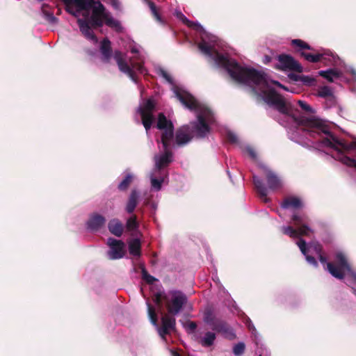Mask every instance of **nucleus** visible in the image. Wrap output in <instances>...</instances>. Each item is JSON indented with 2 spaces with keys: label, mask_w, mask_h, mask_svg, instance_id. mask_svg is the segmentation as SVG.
Segmentation results:
<instances>
[{
  "label": "nucleus",
  "mask_w": 356,
  "mask_h": 356,
  "mask_svg": "<svg viewBox=\"0 0 356 356\" xmlns=\"http://www.w3.org/2000/svg\"><path fill=\"white\" fill-rule=\"evenodd\" d=\"M198 48L202 53L211 58L218 66L225 68L235 81L249 86L266 83L264 72L254 68L241 66L236 60L220 54L205 41L200 42Z\"/></svg>",
  "instance_id": "f257e3e1"
},
{
  "label": "nucleus",
  "mask_w": 356,
  "mask_h": 356,
  "mask_svg": "<svg viewBox=\"0 0 356 356\" xmlns=\"http://www.w3.org/2000/svg\"><path fill=\"white\" fill-rule=\"evenodd\" d=\"M264 101L268 105L273 106L280 113L292 117L298 125L302 127L304 131H307L311 137L315 138L316 131L322 127L321 119L314 116L297 115V111L293 106L274 89L264 91Z\"/></svg>",
  "instance_id": "f03ea898"
},
{
  "label": "nucleus",
  "mask_w": 356,
  "mask_h": 356,
  "mask_svg": "<svg viewBox=\"0 0 356 356\" xmlns=\"http://www.w3.org/2000/svg\"><path fill=\"white\" fill-rule=\"evenodd\" d=\"M177 99L186 108L190 110H195L200 111L197 115V122L192 123V132H195L196 136L202 138L210 131V127L207 124V121H210L212 118V113L208 108H201L200 104L195 97L186 91H180L179 90L175 92Z\"/></svg>",
  "instance_id": "7ed1b4c3"
},
{
  "label": "nucleus",
  "mask_w": 356,
  "mask_h": 356,
  "mask_svg": "<svg viewBox=\"0 0 356 356\" xmlns=\"http://www.w3.org/2000/svg\"><path fill=\"white\" fill-rule=\"evenodd\" d=\"M321 133L326 135L320 140V143L324 147H331L338 152V158L341 157V154L343 152L350 153L353 149H356V142L346 143L343 140H339L336 136L329 130L328 127L322 121V127L318 129L316 135Z\"/></svg>",
  "instance_id": "20e7f679"
},
{
  "label": "nucleus",
  "mask_w": 356,
  "mask_h": 356,
  "mask_svg": "<svg viewBox=\"0 0 356 356\" xmlns=\"http://www.w3.org/2000/svg\"><path fill=\"white\" fill-rule=\"evenodd\" d=\"M291 44L295 48L296 51L298 53L301 57L310 63H316L320 61L324 62L327 60V56H329V54L325 53L318 52L316 49L300 39L292 40Z\"/></svg>",
  "instance_id": "39448f33"
},
{
  "label": "nucleus",
  "mask_w": 356,
  "mask_h": 356,
  "mask_svg": "<svg viewBox=\"0 0 356 356\" xmlns=\"http://www.w3.org/2000/svg\"><path fill=\"white\" fill-rule=\"evenodd\" d=\"M104 21L103 15L92 14L89 19L79 18L77 19V24L80 31L86 39L97 42L98 40L97 37L92 31V28L97 29L102 27L104 24Z\"/></svg>",
  "instance_id": "423d86ee"
},
{
  "label": "nucleus",
  "mask_w": 356,
  "mask_h": 356,
  "mask_svg": "<svg viewBox=\"0 0 356 356\" xmlns=\"http://www.w3.org/2000/svg\"><path fill=\"white\" fill-rule=\"evenodd\" d=\"M335 263L337 266L332 262L326 263L327 269L333 277L342 280L345 277V271H351V266L348 264L346 255L341 252L336 253Z\"/></svg>",
  "instance_id": "0eeeda50"
},
{
  "label": "nucleus",
  "mask_w": 356,
  "mask_h": 356,
  "mask_svg": "<svg viewBox=\"0 0 356 356\" xmlns=\"http://www.w3.org/2000/svg\"><path fill=\"white\" fill-rule=\"evenodd\" d=\"M66 6V11L70 15L77 17L78 13L85 11L83 15L88 17V12L94 7L96 3L95 0H62Z\"/></svg>",
  "instance_id": "6e6552de"
},
{
  "label": "nucleus",
  "mask_w": 356,
  "mask_h": 356,
  "mask_svg": "<svg viewBox=\"0 0 356 356\" xmlns=\"http://www.w3.org/2000/svg\"><path fill=\"white\" fill-rule=\"evenodd\" d=\"M156 128L161 131V142L165 147L168 141H173L174 139V124L171 120L167 119L163 113L158 114Z\"/></svg>",
  "instance_id": "1a4fd4ad"
},
{
  "label": "nucleus",
  "mask_w": 356,
  "mask_h": 356,
  "mask_svg": "<svg viewBox=\"0 0 356 356\" xmlns=\"http://www.w3.org/2000/svg\"><path fill=\"white\" fill-rule=\"evenodd\" d=\"M155 108L156 103L152 98L145 100L139 108L138 111L141 116L142 123L147 131L150 129L154 122V117L153 115V111Z\"/></svg>",
  "instance_id": "9d476101"
},
{
  "label": "nucleus",
  "mask_w": 356,
  "mask_h": 356,
  "mask_svg": "<svg viewBox=\"0 0 356 356\" xmlns=\"http://www.w3.org/2000/svg\"><path fill=\"white\" fill-rule=\"evenodd\" d=\"M170 294L171 299L167 301L166 307L169 314L175 316L180 312L183 307L186 304L188 298L180 291H172L170 292Z\"/></svg>",
  "instance_id": "9b49d317"
},
{
  "label": "nucleus",
  "mask_w": 356,
  "mask_h": 356,
  "mask_svg": "<svg viewBox=\"0 0 356 356\" xmlns=\"http://www.w3.org/2000/svg\"><path fill=\"white\" fill-rule=\"evenodd\" d=\"M279 64L276 69L282 71H291L301 73L303 71L302 65L295 58L288 54H282L277 56Z\"/></svg>",
  "instance_id": "f8f14e48"
},
{
  "label": "nucleus",
  "mask_w": 356,
  "mask_h": 356,
  "mask_svg": "<svg viewBox=\"0 0 356 356\" xmlns=\"http://www.w3.org/2000/svg\"><path fill=\"white\" fill-rule=\"evenodd\" d=\"M108 245L110 247L108 254L111 259H119L124 256L125 244L123 241L109 238L108 239Z\"/></svg>",
  "instance_id": "ddd939ff"
},
{
  "label": "nucleus",
  "mask_w": 356,
  "mask_h": 356,
  "mask_svg": "<svg viewBox=\"0 0 356 356\" xmlns=\"http://www.w3.org/2000/svg\"><path fill=\"white\" fill-rule=\"evenodd\" d=\"M175 143L177 146H184L189 143L192 138V131L190 125L185 124L177 129L174 132Z\"/></svg>",
  "instance_id": "4468645a"
},
{
  "label": "nucleus",
  "mask_w": 356,
  "mask_h": 356,
  "mask_svg": "<svg viewBox=\"0 0 356 356\" xmlns=\"http://www.w3.org/2000/svg\"><path fill=\"white\" fill-rule=\"evenodd\" d=\"M211 329L218 333L222 334L225 338L229 340H233L236 337L234 330L226 321L220 318L216 322L215 325L211 327Z\"/></svg>",
  "instance_id": "2eb2a0df"
},
{
  "label": "nucleus",
  "mask_w": 356,
  "mask_h": 356,
  "mask_svg": "<svg viewBox=\"0 0 356 356\" xmlns=\"http://www.w3.org/2000/svg\"><path fill=\"white\" fill-rule=\"evenodd\" d=\"M172 142V141H168V145L166 147L163 146L164 153L156 160V168L158 170H161L162 168L168 166L172 162V153L170 150Z\"/></svg>",
  "instance_id": "dca6fc26"
},
{
  "label": "nucleus",
  "mask_w": 356,
  "mask_h": 356,
  "mask_svg": "<svg viewBox=\"0 0 356 356\" xmlns=\"http://www.w3.org/2000/svg\"><path fill=\"white\" fill-rule=\"evenodd\" d=\"M114 59L115 60L118 68L120 72L126 74L131 79H134V74L131 69L129 67V65L123 58L122 54L120 51L116 50L114 52Z\"/></svg>",
  "instance_id": "f3484780"
},
{
  "label": "nucleus",
  "mask_w": 356,
  "mask_h": 356,
  "mask_svg": "<svg viewBox=\"0 0 356 356\" xmlns=\"http://www.w3.org/2000/svg\"><path fill=\"white\" fill-rule=\"evenodd\" d=\"M311 232V229L307 225H302L300 227L294 229L291 226L284 227L282 232L291 238H298L300 236H307Z\"/></svg>",
  "instance_id": "a211bd4d"
},
{
  "label": "nucleus",
  "mask_w": 356,
  "mask_h": 356,
  "mask_svg": "<svg viewBox=\"0 0 356 356\" xmlns=\"http://www.w3.org/2000/svg\"><path fill=\"white\" fill-rule=\"evenodd\" d=\"M268 188L271 191H276L282 188V183L280 178L272 170H266L265 172Z\"/></svg>",
  "instance_id": "6ab92c4d"
},
{
  "label": "nucleus",
  "mask_w": 356,
  "mask_h": 356,
  "mask_svg": "<svg viewBox=\"0 0 356 356\" xmlns=\"http://www.w3.org/2000/svg\"><path fill=\"white\" fill-rule=\"evenodd\" d=\"M105 222L106 218L103 216L95 213L90 216L87 222V227L89 229L97 232L104 225Z\"/></svg>",
  "instance_id": "aec40b11"
},
{
  "label": "nucleus",
  "mask_w": 356,
  "mask_h": 356,
  "mask_svg": "<svg viewBox=\"0 0 356 356\" xmlns=\"http://www.w3.org/2000/svg\"><path fill=\"white\" fill-rule=\"evenodd\" d=\"M252 180L257 193L261 200L267 202L269 200L267 197L268 188L266 187L263 181L259 177L253 175Z\"/></svg>",
  "instance_id": "412c9836"
},
{
  "label": "nucleus",
  "mask_w": 356,
  "mask_h": 356,
  "mask_svg": "<svg viewBox=\"0 0 356 356\" xmlns=\"http://www.w3.org/2000/svg\"><path fill=\"white\" fill-rule=\"evenodd\" d=\"M139 198L140 193L136 189L131 190L125 206V211L127 213L132 214L134 213L138 204Z\"/></svg>",
  "instance_id": "4be33fe9"
},
{
  "label": "nucleus",
  "mask_w": 356,
  "mask_h": 356,
  "mask_svg": "<svg viewBox=\"0 0 356 356\" xmlns=\"http://www.w3.org/2000/svg\"><path fill=\"white\" fill-rule=\"evenodd\" d=\"M108 229L113 235L120 237L124 233V227L118 218H113L108 223Z\"/></svg>",
  "instance_id": "5701e85b"
},
{
  "label": "nucleus",
  "mask_w": 356,
  "mask_h": 356,
  "mask_svg": "<svg viewBox=\"0 0 356 356\" xmlns=\"http://www.w3.org/2000/svg\"><path fill=\"white\" fill-rule=\"evenodd\" d=\"M100 51L102 55V61L109 63L112 57L111 42L108 38H104L101 42Z\"/></svg>",
  "instance_id": "b1692460"
},
{
  "label": "nucleus",
  "mask_w": 356,
  "mask_h": 356,
  "mask_svg": "<svg viewBox=\"0 0 356 356\" xmlns=\"http://www.w3.org/2000/svg\"><path fill=\"white\" fill-rule=\"evenodd\" d=\"M281 205L283 209H300L302 207L303 204L299 197L289 196L283 200Z\"/></svg>",
  "instance_id": "393cba45"
},
{
  "label": "nucleus",
  "mask_w": 356,
  "mask_h": 356,
  "mask_svg": "<svg viewBox=\"0 0 356 356\" xmlns=\"http://www.w3.org/2000/svg\"><path fill=\"white\" fill-rule=\"evenodd\" d=\"M318 74L332 83L334 79L340 78L342 74L338 70L331 68L327 70H321L318 72Z\"/></svg>",
  "instance_id": "a878e982"
},
{
  "label": "nucleus",
  "mask_w": 356,
  "mask_h": 356,
  "mask_svg": "<svg viewBox=\"0 0 356 356\" xmlns=\"http://www.w3.org/2000/svg\"><path fill=\"white\" fill-rule=\"evenodd\" d=\"M129 252L133 256L140 257L141 255V243L140 239L134 238L129 243Z\"/></svg>",
  "instance_id": "bb28decb"
},
{
  "label": "nucleus",
  "mask_w": 356,
  "mask_h": 356,
  "mask_svg": "<svg viewBox=\"0 0 356 356\" xmlns=\"http://www.w3.org/2000/svg\"><path fill=\"white\" fill-rule=\"evenodd\" d=\"M216 339V336L214 332H207L201 339L200 343L203 347H210L213 344Z\"/></svg>",
  "instance_id": "cd10ccee"
},
{
  "label": "nucleus",
  "mask_w": 356,
  "mask_h": 356,
  "mask_svg": "<svg viewBox=\"0 0 356 356\" xmlns=\"http://www.w3.org/2000/svg\"><path fill=\"white\" fill-rule=\"evenodd\" d=\"M220 318H217L210 309H207L204 313V322L211 326V328L215 325L216 322Z\"/></svg>",
  "instance_id": "c85d7f7f"
},
{
  "label": "nucleus",
  "mask_w": 356,
  "mask_h": 356,
  "mask_svg": "<svg viewBox=\"0 0 356 356\" xmlns=\"http://www.w3.org/2000/svg\"><path fill=\"white\" fill-rule=\"evenodd\" d=\"M134 177L131 174H127L123 179L120 182L118 186V188L120 191H126L131 184L133 182Z\"/></svg>",
  "instance_id": "c756f323"
},
{
  "label": "nucleus",
  "mask_w": 356,
  "mask_h": 356,
  "mask_svg": "<svg viewBox=\"0 0 356 356\" xmlns=\"http://www.w3.org/2000/svg\"><path fill=\"white\" fill-rule=\"evenodd\" d=\"M129 67L131 69L133 74H134V79H131L134 82L137 83L138 81V76L136 74V72H138L140 74L144 73V66L141 63L138 62H134L131 60H130V64Z\"/></svg>",
  "instance_id": "7c9ffc66"
},
{
  "label": "nucleus",
  "mask_w": 356,
  "mask_h": 356,
  "mask_svg": "<svg viewBox=\"0 0 356 356\" xmlns=\"http://www.w3.org/2000/svg\"><path fill=\"white\" fill-rule=\"evenodd\" d=\"M162 327L168 329V330H174L176 325V320L174 317L164 315L161 318Z\"/></svg>",
  "instance_id": "2f4dec72"
},
{
  "label": "nucleus",
  "mask_w": 356,
  "mask_h": 356,
  "mask_svg": "<svg viewBox=\"0 0 356 356\" xmlns=\"http://www.w3.org/2000/svg\"><path fill=\"white\" fill-rule=\"evenodd\" d=\"M49 8V6L47 4H42L41 8L42 12L47 21L51 24H56L58 22V19L54 15L52 12L48 10Z\"/></svg>",
  "instance_id": "473e14b6"
},
{
  "label": "nucleus",
  "mask_w": 356,
  "mask_h": 356,
  "mask_svg": "<svg viewBox=\"0 0 356 356\" xmlns=\"http://www.w3.org/2000/svg\"><path fill=\"white\" fill-rule=\"evenodd\" d=\"M104 22L106 26L119 30L121 28L120 23L118 20L115 19L108 13L103 16Z\"/></svg>",
  "instance_id": "72a5a7b5"
},
{
  "label": "nucleus",
  "mask_w": 356,
  "mask_h": 356,
  "mask_svg": "<svg viewBox=\"0 0 356 356\" xmlns=\"http://www.w3.org/2000/svg\"><path fill=\"white\" fill-rule=\"evenodd\" d=\"M139 227L137 216L134 214L131 216L126 222V228L128 231H134Z\"/></svg>",
  "instance_id": "f704fd0d"
},
{
  "label": "nucleus",
  "mask_w": 356,
  "mask_h": 356,
  "mask_svg": "<svg viewBox=\"0 0 356 356\" xmlns=\"http://www.w3.org/2000/svg\"><path fill=\"white\" fill-rule=\"evenodd\" d=\"M177 17L186 25H187L188 27L193 28L196 30H197L200 25L197 23L193 22L190 21L182 13L178 12L177 13Z\"/></svg>",
  "instance_id": "c9c22d12"
},
{
  "label": "nucleus",
  "mask_w": 356,
  "mask_h": 356,
  "mask_svg": "<svg viewBox=\"0 0 356 356\" xmlns=\"http://www.w3.org/2000/svg\"><path fill=\"white\" fill-rule=\"evenodd\" d=\"M140 268L141 269L142 278L149 284H152L157 280L149 275L147 271L145 266L143 264L140 265Z\"/></svg>",
  "instance_id": "e433bc0d"
},
{
  "label": "nucleus",
  "mask_w": 356,
  "mask_h": 356,
  "mask_svg": "<svg viewBox=\"0 0 356 356\" xmlns=\"http://www.w3.org/2000/svg\"><path fill=\"white\" fill-rule=\"evenodd\" d=\"M154 302L158 306L159 309L161 311L163 307V300L168 301V296L165 294H162L160 292L156 293L153 298Z\"/></svg>",
  "instance_id": "4c0bfd02"
},
{
  "label": "nucleus",
  "mask_w": 356,
  "mask_h": 356,
  "mask_svg": "<svg viewBox=\"0 0 356 356\" xmlns=\"http://www.w3.org/2000/svg\"><path fill=\"white\" fill-rule=\"evenodd\" d=\"M147 4L151 10L152 15L156 19V20L159 22H162L161 15L156 4L151 0H147Z\"/></svg>",
  "instance_id": "58836bf2"
},
{
  "label": "nucleus",
  "mask_w": 356,
  "mask_h": 356,
  "mask_svg": "<svg viewBox=\"0 0 356 356\" xmlns=\"http://www.w3.org/2000/svg\"><path fill=\"white\" fill-rule=\"evenodd\" d=\"M318 95L323 98H329L330 99L334 98L332 91L328 86H323L319 88Z\"/></svg>",
  "instance_id": "ea45409f"
},
{
  "label": "nucleus",
  "mask_w": 356,
  "mask_h": 356,
  "mask_svg": "<svg viewBox=\"0 0 356 356\" xmlns=\"http://www.w3.org/2000/svg\"><path fill=\"white\" fill-rule=\"evenodd\" d=\"M338 160L348 167H353L356 168V160L345 155L344 154H341V157L338 158Z\"/></svg>",
  "instance_id": "a19ab883"
},
{
  "label": "nucleus",
  "mask_w": 356,
  "mask_h": 356,
  "mask_svg": "<svg viewBox=\"0 0 356 356\" xmlns=\"http://www.w3.org/2000/svg\"><path fill=\"white\" fill-rule=\"evenodd\" d=\"M148 316L152 324L158 326V317L155 309L150 304H147Z\"/></svg>",
  "instance_id": "79ce46f5"
},
{
  "label": "nucleus",
  "mask_w": 356,
  "mask_h": 356,
  "mask_svg": "<svg viewBox=\"0 0 356 356\" xmlns=\"http://www.w3.org/2000/svg\"><path fill=\"white\" fill-rule=\"evenodd\" d=\"M92 14H99L102 15H107L108 13H105V7L99 1H97L96 3L94 5V7L92 8Z\"/></svg>",
  "instance_id": "37998d69"
},
{
  "label": "nucleus",
  "mask_w": 356,
  "mask_h": 356,
  "mask_svg": "<svg viewBox=\"0 0 356 356\" xmlns=\"http://www.w3.org/2000/svg\"><path fill=\"white\" fill-rule=\"evenodd\" d=\"M307 218L305 216H299L297 214H293L292 216V220L294 225L298 228L300 227L302 225H306Z\"/></svg>",
  "instance_id": "c03bdc74"
},
{
  "label": "nucleus",
  "mask_w": 356,
  "mask_h": 356,
  "mask_svg": "<svg viewBox=\"0 0 356 356\" xmlns=\"http://www.w3.org/2000/svg\"><path fill=\"white\" fill-rule=\"evenodd\" d=\"M245 350V345L243 342H239L233 347V353L235 356H242Z\"/></svg>",
  "instance_id": "a18cd8bd"
},
{
  "label": "nucleus",
  "mask_w": 356,
  "mask_h": 356,
  "mask_svg": "<svg viewBox=\"0 0 356 356\" xmlns=\"http://www.w3.org/2000/svg\"><path fill=\"white\" fill-rule=\"evenodd\" d=\"M301 82L307 86H312L315 85L316 79L314 77L309 76L302 75Z\"/></svg>",
  "instance_id": "49530a36"
},
{
  "label": "nucleus",
  "mask_w": 356,
  "mask_h": 356,
  "mask_svg": "<svg viewBox=\"0 0 356 356\" xmlns=\"http://www.w3.org/2000/svg\"><path fill=\"white\" fill-rule=\"evenodd\" d=\"M298 104L306 113H314V110L309 104H307L305 102L299 100L298 102Z\"/></svg>",
  "instance_id": "de8ad7c7"
},
{
  "label": "nucleus",
  "mask_w": 356,
  "mask_h": 356,
  "mask_svg": "<svg viewBox=\"0 0 356 356\" xmlns=\"http://www.w3.org/2000/svg\"><path fill=\"white\" fill-rule=\"evenodd\" d=\"M226 140L230 143H236L238 142V138L237 136L232 132V131H227L225 135Z\"/></svg>",
  "instance_id": "09e8293b"
},
{
  "label": "nucleus",
  "mask_w": 356,
  "mask_h": 356,
  "mask_svg": "<svg viewBox=\"0 0 356 356\" xmlns=\"http://www.w3.org/2000/svg\"><path fill=\"white\" fill-rule=\"evenodd\" d=\"M163 181V179H158L156 178H152L151 179L152 186L155 188L156 191H159L161 188V185Z\"/></svg>",
  "instance_id": "8fccbe9b"
},
{
  "label": "nucleus",
  "mask_w": 356,
  "mask_h": 356,
  "mask_svg": "<svg viewBox=\"0 0 356 356\" xmlns=\"http://www.w3.org/2000/svg\"><path fill=\"white\" fill-rule=\"evenodd\" d=\"M297 245H298V247H299L300 251L302 252V253L304 255H306V254L307 252L306 241L305 240L300 238L298 241Z\"/></svg>",
  "instance_id": "3c124183"
},
{
  "label": "nucleus",
  "mask_w": 356,
  "mask_h": 356,
  "mask_svg": "<svg viewBox=\"0 0 356 356\" xmlns=\"http://www.w3.org/2000/svg\"><path fill=\"white\" fill-rule=\"evenodd\" d=\"M170 330H168V329L163 327H158V332H159V334L160 335V337L165 340V336L167 334H170Z\"/></svg>",
  "instance_id": "603ef678"
},
{
  "label": "nucleus",
  "mask_w": 356,
  "mask_h": 356,
  "mask_svg": "<svg viewBox=\"0 0 356 356\" xmlns=\"http://www.w3.org/2000/svg\"><path fill=\"white\" fill-rule=\"evenodd\" d=\"M245 150L251 159H252L254 160H255L257 159V153L252 147H249V146L246 147Z\"/></svg>",
  "instance_id": "864d4df0"
},
{
  "label": "nucleus",
  "mask_w": 356,
  "mask_h": 356,
  "mask_svg": "<svg viewBox=\"0 0 356 356\" xmlns=\"http://www.w3.org/2000/svg\"><path fill=\"white\" fill-rule=\"evenodd\" d=\"M161 76L169 83L172 82V79L170 76V75L165 70H161Z\"/></svg>",
  "instance_id": "5fc2aeb1"
},
{
  "label": "nucleus",
  "mask_w": 356,
  "mask_h": 356,
  "mask_svg": "<svg viewBox=\"0 0 356 356\" xmlns=\"http://www.w3.org/2000/svg\"><path fill=\"white\" fill-rule=\"evenodd\" d=\"M305 256H306L307 261L309 264L314 265V266H318V263H317L316 259L313 256L307 255V254H306Z\"/></svg>",
  "instance_id": "6e6d98bb"
},
{
  "label": "nucleus",
  "mask_w": 356,
  "mask_h": 356,
  "mask_svg": "<svg viewBox=\"0 0 356 356\" xmlns=\"http://www.w3.org/2000/svg\"><path fill=\"white\" fill-rule=\"evenodd\" d=\"M301 76L302 75H298L294 73H291L289 74V78L294 81H301Z\"/></svg>",
  "instance_id": "4d7b16f0"
},
{
  "label": "nucleus",
  "mask_w": 356,
  "mask_h": 356,
  "mask_svg": "<svg viewBox=\"0 0 356 356\" xmlns=\"http://www.w3.org/2000/svg\"><path fill=\"white\" fill-rule=\"evenodd\" d=\"M188 327L192 332L195 331L197 328V324L194 321H190L188 324Z\"/></svg>",
  "instance_id": "13d9d810"
},
{
  "label": "nucleus",
  "mask_w": 356,
  "mask_h": 356,
  "mask_svg": "<svg viewBox=\"0 0 356 356\" xmlns=\"http://www.w3.org/2000/svg\"><path fill=\"white\" fill-rule=\"evenodd\" d=\"M111 2L113 8L115 9L120 8V3L118 0H111Z\"/></svg>",
  "instance_id": "bf43d9fd"
},
{
  "label": "nucleus",
  "mask_w": 356,
  "mask_h": 356,
  "mask_svg": "<svg viewBox=\"0 0 356 356\" xmlns=\"http://www.w3.org/2000/svg\"><path fill=\"white\" fill-rule=\"evenodd\" d=\"M314 250L318 254H320L321 251H322V246L321 244L319 243H316L315 245H314Z\"/></svg>",
  "instance_id": "052dcab7"
},
{
  "label": "nucleus",
  "mask_w": 356,
  "mask_h": 356,
  "mask_svg": "<svg viewBox=\"0 0 356 356\" xmlns=\"http://www.w3.org/2000/svg\"><path fill=\"white\" fill-rule=\"evenodd\" d=\"M319 261L322 264H325L327 262V259L325 256L322 255L321 254H319L318 257Z\"/></svg>",
  "instance_id": "680f3d73"
},
{
  "label": "nucleus",
  "mask_w": 356,
  "mask_h": 356,
  "mask_svg": "<svg viewBox=\"0 0 356 356\" xmlns=\"http://www.w3.org/2000/svg\"><path fill=\"white\" fill-rule=\"evenodd\" d=\"M274 84L277 86L279 88H283L284 90H286V88L285 86H284L282 84L277 81H275Z\"/></svg>",
  "instance_id": "e2e57ef3"
},
{
  "label": "nucleus",
  "mask_w": 356,
  "mask_h": 356,
  "mask_svg": "<svg viewBox=\"0 0 356 356\" xmlns=\"http://www.w3.org/2000/svg\"><path fill=\"white\" fill-rule=\"evenodd\" d=\"M170 353L172 356H181L178 352L174 350H171Z\"/></svg>",
  "instance_id": "0e129e2a"
},
{
  "label": "nucleus",
  "mask_w": 356,
  "mask_h": 356,
  "mask_svg": "<svg viewBox=\"0 0 356 356\" xmlns=\"http://www.w3.org/2000/svg\"><path fill=\"white\" fill-rule=\"evenodd\" d=\"M270 60H271V58L270 56H266L264 63H269L270 61Z\"/></svg>",
  "instance_id": "69168bd1"
},
{
  "label": "nucleus",
  "mask_w": 356,
  "mask_h": 356,
  "mask_svg": "<svg viewBox=\"0 0 356 356\" xmlns=\"http://www.w3.org/2000/svg\"><path fill=\"white\" fill-rule=\"evenodd\" d=\"M132 53H137L138 51L136 49H132L131 51Z\"/></svg>",
  "instance_id": "338daca9"
},
{
  "label": "nucleus",
  "mask_w": 356,
  "mask_h": 356,
  "mask_svg": "<svg viewBox=\"0 0 356 356\" xmlns=\"http://www.w3.org/2000/svg\"><path fill=\"white\" fill-rule=\"evenodd\" d=\"M252 92H254V93H256V92H257V90H256V89H255V88H254V87H253V88H252Z\"/></svg>",
  "instance_id": "774afa93"
}]
</instances>
